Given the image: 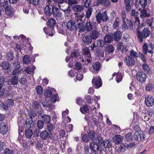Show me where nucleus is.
<instances>
[{"label":"nucleus","instance_id":"7c9ffc66","mask_svg":"<svg viewBox=\"0 0 154 154\" xmlns=\"http://www.w3.org/2000/svg\"><path fill=\"white\" fill-rule=\"evenodd\" d=\"M41 118L44 122L45 123H49L51 117L50 116L43 114V115H41Z\"/></svg>","mask_w":154,"mask_h":154},{"label":"nucleus","instance_id":"79ce46f5","mask_svg":"<svg viewBox=\"0 0 154 154\" xmlns=\"http://www.w3.org/2000/svg\"><path fill=\"white\" fill-rule=\"evenodd\" d=\"M113 39L112 35H106L104 38L105 42L106 43H111Z\"/></svg>","mask_w":154,"mask_h":154},{"label":"nucleus","instance_id":"cd10ccee","mask_svg":"<svg viewBox=\"0 0 154 154\" xmlns=\"http://www.w3.org/2000/svg\"><path fill=\"white\" fill-rule=\"evenodd\" d=\"M100 4L106 6H109L110 5V2L109 0H98L97 1V5Z\"/></svg>","mask_w":154,"mask_h":154},{"label":"nucleus","instance_id":"338daca9","mask_svg":"<svg viewBox=\"0 0 154 154\" xmlns=\"http://www.w3.org/2000/svg\"><path fill=\"white\" fill-rule=\"evenodd\" d=\"M152 45L151 44H149L148 45V48H147V52L151 54H152L153 52L152 51Z\"/></svg>","mask_w":154,"mask_h":154},{"label":"nucleus","instance_id":"f3484780","mask_svg":"<svg viewBox=\"0 0 154 154\" xmlns=\"http://www.w3.org/2000/svg\"><path fill=\"white\" fill-rule=\"evenodd\" d=\"M125 62L128 66L133 65L135 63L134 60L130 56H128L126 57Z\"/></svg>","mask_w":154,"mask_h":154},{"label":"nucleus","instance_id":"052dcab7","mask_svg":"<svg viewBox=\"0 0 154 154\" xmlns=\"http://www.w3.org/2000/svg\"><path fill=\"white\" fill-rule=\"evenodd\" d=\"M147 1L146 0H140L139 3L143 8L145 7L146 5Z\"/></svg>","mask_w":154,"mask_h":154},{"label":"nucleus","instance_id":"393cba45","mask_svg":"<svg viewBox=\"0 0 154 154\" xmlns=\"http://www.w3.org/2000/svg\"><path fill=\"white\" fill-rule=\"evenodd\" d=\"M122 33L119 31H117L112 35V36L114 40L118 41L122 37Z\"/></svg>","mask_w":154,"mask_h":154},{"label":"nucleus","instance_id":"f03ea898","mask_svg":"<svg viewBox=\"0 0 154 154\" xmlns=\"http://www.w3.org/2000/svg\"><path fill=\"white\" fill-rule=\"evenodd\" d=\"M137 34L138 35V38L139 41L141 42H142L143 41V39L146 38L149 35L150 31L149 28H145L141 32L137 31Z\"/></svg>","mask_w":154,"mask_h":154},{"label":"nucleus","instance_id":"412c9836","mask_svg":"<svg viewBox=\"0 0 154 154\" xmlns=\"http://www.w3.org/2000/svg\"><path fill=\"white\" fill-rule=\"evenodd\" d=\"M54 7L51 5H47L45 9V14L48 16H50L52 14L53 11Z\"/></svg>","mask_w":154,"mask_h":154},{"label":"nucleus","instance_id":"9d476101","mask_svg":"<svg viewBox=\"0 0 154 154\" xmlns=\"http://www.w3.org/2000/svg\"><path fill=\"white\" fill-rule=\"evenodd\" d=\"M145 101L146 104L148 107H151L154 104V98L150 96L145 97Z\"/></svg>","mask_w":154,"mask_h":154},{"label":"nucleus","instance_id":"4c0bfd02","mask_svg":"<svg viewBox=\"0 0 154 154\" xmlns=\"http://www.w3.org/2000/svg\"><path fill=\"white\" fill-rule=\"evenodd\" d=\"M1 66L3 69L8 70L9 68V63L6 61H4L1 64Z\"/></svg>","mask_w":154,"mask_h":154},{"label":"nucleus","instance_id":"9b49d317","mask_svg":"<svg viewBox=\"0 0 154 154\" xmlns=\"http://www.w3.org/2000/svg\"><path fill=\"white\" fill-rule=\"evenodd\" d=\"M112 140L115 144L118 145L122 142L123 137L120 135H115L113 136Z\"/></svg>","mask_w":154,"mask_h":154},{"label":"nucleus","instance_id":"1a4fd4ad","mask_svg":"<svg viewBox=\"0 0 154 154\" xmlns=\"http://www.w3.org/2000/svg\"><path fill=\"white\" fill-rule=\"evenodd\" d=\"M83 54L85 57L88 63L91 62L92 58L91 57L89 49L87 47H85L83 49Z\"/></svg>","mask_w":154,"mask_h":154},{"label":"nucleus","instance_id":"4d7b16f0","mask_svg":"<svg viewBox=\"0 0 154 154\" xmlns=\"http://www.w3.org/2000/svg\"><path fill=\"white\" fill-rule=\"evenodd\" d=\"M143 69L146 72H148L150 71L149 66L146 63H144L142 65Z\"/></svg>","mask_w":154,"mask_h":154},{"label":"nucleus","instance_id":"72a5a7b5","mask_svg":"<svg viewBox=\"0 0 154 154\" xmlns=\"http://www.w3.org/2000/svg\"><path fill=\"white\" fill-rule=\"evenodd\" d=\"M6 14L8 15H11L14 12V10L11 7V5H9L5 9Z\"/></svg>","mask_w":154,"mask_h":154},{"label":"nucleus","instance_id":"c9c22d12","mask_svg":"<svg viewBox=\"0 0 154 154\" xmlns=\"http://www.w3.org/2000/svg\"><path fill=\"white\" fill-rule=\"evenodd\" d=\"M80 111L82 114H85L89 112V109L87 105H85L83 106V107H80Z\"/></svg>","mask_w":154,"mask_h":154},{"label":"nucleus","instance_id":"f8f14e48","mask_svg":"<svg viewBox=\"0 0 154 154\" xmlns=\"http://www.w3.org/2000/svg\"><path fill=\"white\" fill-rule=\"evenodd\" d=\"M66 27L68 30L71 31H73L75 28V21L72 20H69L67 23Z\"/></svg>","mask_w":154,"mask_h":154},{"label":"nucleus","instance_id":"3c124183","mask_svg":"<svg viewBox=\"0 0 154 154\" xmlns=\"http://www.w3.org/2000/svg\"><path fill=\"white\" fill-rule=\"evenodd\" d=\"M8 105L6 103H1L0 104V108L2 110H7L8 109Z\"/></svg>","mask_w":154,"mask_h":154},{"label":"nucleus","instance_id":"ea45409f","mask_svg":"<svg viewBox=\"0 0 154 154\" xmlns=\"http://www.w3.org/2000/svg\"><path fill=\"white\" fill-rule=\"evenodd\" d=\"M131 0H124V3L126 6V10L127 12H129L131 9V6L130 5Z\"/></svg>","mask_w":154,"mask_h":154},{"label":"nucleus","instance_id":"0eeeda50","mask_svg":"<svg viewBox=\"0 0 154 154\" xmlns=\"http://www.w3.org/2000/svg\"><path fill=\"white\" fill-rule=\"evenodd\" d=\"M136 78L138 81L141 83H144L146 80V75L143 72H139L137 73Z\"/></svg>","mask_w":154,"mask_h":154},{"label":"nucleus","instance_id":"a18cd8bd","mask_svg":"<svg viewBox=\"0 0 154 154\" xmlns=\"http://www.w3.org/2000/svg\"><path fill=\"white\" fill-rule=\"evenodd\" d=\"M149 15L147 13V11L144 9L142 10L140 12V17L141 18H144Z\"/></svg>","mask_w":154,"mask_h":154},{"label":"nucleus","instance_id":"e433bc0d","mask_svg":"<svg viewBox=\"0 0 154 154\" xmlns=\"http://www.w3.org/2000/svg\"><path fill=\"white\" fill-rule=\"evenodd\" d=\"M92 11L93 8L91 7H90L88 8L86 12V17L88 19H89L91 16Z\"/></svg>","mask_w":154,"mask_h":154},{"label":"nucleus","instance_id":"de8ad7c7","mask_svg":"<svg viewBox=\"0 0 154 154\" xmlns=\"http://www.w3.org/2000/svg\"><path fill=\"white\" fill-rule=\"evenodd\" d=\"M38 128L39 129H42L44 127V122L41 120H38L36 123Z\"/></svg>","mask_w":154,"mask_h":154},{"label":"nucleus","instance_id":"69168bd1","mask_svg":"<svg viewBox=\"0 0 154 154\" xmlns=\"http://www.w3.org/2000/svg\"><path fill=\"white\" fill-rule=\"evenodd\" d=\"M120 22L119 19L118 18H116L114 24L113 25V27L114 28H116L119 25V23Z\"/></svg>","mask_w":154,"mask_h":154},{"label":"nucleus","instance_id":"2f4dec72","mask_svg":"<svg viewBox=\"0 0 154 154\" xmlns=\"http://www.w3.org/2000/svg\"><path fill=\"white\" fill-rule=\"evenodd\" d=\"M85 30L87 32H90L93 29V26L89 20L87 21L85 26Z\"/></svg>","mask_w":154,"mask_h":154},{"label":"nucleus","instance_id":"7ed1b4c3","mask_svg":"<svg viewBox=\"0 0 154 154\" xmlns=\"http://www.w3.org/2000/svg\"><path fill=\"white\" fill-rule=\"evenodd\" d=\"M96 18L97 23H100L102 21H106L107 20L108 17L106 11H104L102 13L98 12L96 15Z\"/></svg>","mask_w":154,"mask_h":154},{"label":"nucleus","instance_id":"c85d7f7f","mask_svg":"<svg viewBox=\"0 0 154 154\" xmlns=\"http://www.w3.org/2000/svg\"><path fill=\"white\" fill-rule=\"evenodd\" d=\"M35 68L34 66H27L25 69L24 71L27 74H32L33 73L34 71Z\"/></svg>","mask_w":154,"mask_h":154},{"label":"nucleus","instance_id":"4be33fe9","mask_svg":"<svg viewBox=\"0 0 154 154\" xmlns=\"http://www.w3.org/2000/svg\"><path fill=\"white\" fill-rule=\"evenodd\" d=\"M88 137L89 139L91 141H94L97 138L96 133L93 130L90 131L88 134Z\"/></svg>","mask_w":154,"mask_h":154},{"label":"nucleus","instance_id":"ddd939ff","mask_svg":"<svg viewBox=\"0 0 154 154\" xmlns=\"http://www.w3.org/2000/svg\"><path fill=\"white\" fill-rule=\"evenodd\" d=\"M85 28V25L82 23H79L75 25V29L76 31L79 32H82L84 31Z\"/></svg>","mask_w":154,"mask_h":154},{"label":"nucleus","instance_id":"e2e57ef3","mask_svg":"<svg viewBox=\"0 0 154 154\" xmlns=\"http://www.w3.org/2000/svg\"><path fill=\"white\" fill-rule=\"evenodd\" d=\"M36 89L38 94L39 95L42 94V88L40 86H37Z\"/></svg>","mask_w":154,"mask_h":154},{"label":"nucleus","instance_id":"58836bf2","mask_svg":"<svg viewBox=\"0 0 154 154\" xmlns=\"http://www.w3.org/2000/svg\"><path fill=\"white\" fill-rule=\"evenodd\" d=\"M18 81V78L17 76H14L12 77L11 80V84L14 85H16L17 84Z\"/></svg>","mask_w":154,"mask_h":154},{"label":"nucleus","instance_id":"37998d69","mask_svg":"<svg viewBox=\"0 0 154 154\" xmlns=\"http://www.w3.org/2000/svg\"><path fill=\"white\" fill-rule=\"evenodd\" d=\"M32 135V132L31 129H28L26 130L25 131V135L26 137L29 139L30 138Z\"/></svg>","mask_w":154,"mask_h":154},{"label":"nucleus","instance_id":"13d9d810","mask_svg":"<svg viewBox=\"0 0 154 154\" xmlns=\"http://www.w3.org/2000/svg\"><path fill=\"white\" fill-rule=\"evenodd\" d=\"M44 94L46 98H49L52 95V93L50 90H46L45 91Z\"/></svg>","mask_w":154,"mask_h":154},{"label":"nucleus","instance_id":"423d86ee","mask_svg":"<svg viewBox=\"0 0 154 154\" xmlns=\"http://www.w3.org/2000/svg\"><path fill=\"white\" fill-rule=\"evenodd\" d=\"M136 14L135 10L134 9L132 10L131 12V16L132 17H134V19L135 20L134 21V25L136 28L138 29L140 25V21L139 18L137 16V15H135Z\"/></svg>","mask_w":154,"mask_h":154},{"label":"nucleus","instance_id":"2eb2a0df","mask_svg":"<svg viewBox=\"0 0 154 154\" xmlns=\"http://www.w3.org/2000/svg\"><path fill=\"white\" fill-rule=\"evenodd\" d=\"M100 67V64L99 62H95L92 64V68L93 70L92 72L94 73L98 72Z\"/></svg>","mask_w":154,"mask_h":154},{"label":"nucleus","instance_id":"a878e982","mask_svg":"<svg viewBox=\"0 0 154 154\" xmlns=\"http://www.w3.org/2000/svg\"><path fill=\"white\" fill-rule=\"evenodd\" d=\"M90 149L94 152H97L99 149V146L95 142H93L90 143Z\"/></svg>","mask_w":154,"mask_h":154},{"label":"nucleus","instance_id":"774afa93","mask_svg":"<svg viewBox=\"0 0 154 154\" xmlns=\"http://www.w3.org/2000/svg\"><path fill=\"white\" fill-rule=\"evenodd\" d=\"M3 154H13V152L11 149H6L4 150Z\"/></svg>","mask_w":154,"mask_h":154},{"label":"nucleus","instance_id":"bb28decb","mask_svg":"<svg viewBox=\"0 0 154 154\" xmlns=\"http://www.w3.org/2000/svg\"><path fill=\"white\" fill-rule=\"evenodd\" d=\"M42 104L43 107H45L46 110L51 112L53 111L54 108V106L51 104H47L45 102H42Z\"/></svg>","mask_w":154,"mask_h":154},{"label":"nucleus","instance_id":"6e6552de","mask_svg":"<svg viewBox=\"0 0 154 154\" xmlns=\"http://www.w3.org/2000/svg\"><path fill=\"white\" fill-rule=\"evenodd\" d=\"M92 83L97 88L101 87L102 85L101 79L99 76L94 78L92 80Z\"/></svg>","mask_w":154,"mask_h":154},{"label":"nucleus","instance_id":"39448f33","mask_svg":"<svg viewBox=\"0 0 154 154\" xmlns=\"http://www.w3.org/2000/svg\"><path fill=\"white\" fill-rule=\"evenodd\" d=\"M144 132L140 130L136 131L134 135V139L138 141L143 140L144 138Z\"/></svg>","mask_w":154,"mask_h":154},{"label":"nucleus","instance_id":"bf43d9fd","mask_svg":"<svg viewBox=\"0 0 154 154\" xmlns=\"http://www.w3.org/2000/svg\"><path fill=\"white\" fill-rule=\"evenodd\" d=\"M7 58L10 61H11L13 60L14 57L13 55V54L11 52H8L7 54Z\"/></svg>","mask_w":154,"mask_h":154},{"label":"nucleus","instance_id":"a19ab883","mask_svg":"<svg viewBox=\"0 0 154 154\" xmlns=\"http://www.w3.org/2000/svg\"><path fill=\"white\" fill-rule=\"evenodd\" d=\"M23 63L25 64H28L31 62L30 57L28 55H26L23 58Z\"/></svg>","mask_w":154,"mask_h":154},{"label":"nucleus","instance_id":"a211bd4d","mask_svg":"<svg viewBox=\"0 0 154 154\" xmlns=\"http://www.w3.org/2000/svg\"><path fill=\"white\" fill-rule=\"evenodd\" d=\"M75 17V20L76 21L78 22L79 20L83 22L85 20V19H82L85 16V13L84 12L81 13V14H78V13H75L74 14Z\"/></svg>","mask_w":154,"mask_h":154},{"label":"nucleus","instance_id":"b1692460","mask_svg":"<svg viewBox=\"0 0 154 154\" xmlns=\"http://www.w3.org/2000/svg\"><path fill=\"white\" fill-rule=\"evenodd\" d=\"M117 47L118 50L121 51L123 53L127 51V47L124 45V43H119Z\"/></svg>","mask_w":154,"mask_h":154},{"label":"nucleus","instance_id":"8fccbe9b","mask_svg":"<svg viewBox=\"0 0 154 154\" xmlns=\"http://www.w3.org/2000/svg\"><path fill=\"white\" fill-rule=\"evenodd\" d=\"M106 50L107 52L109 53H112L114 50V48L112 45H109L106 47Z\"/></svg>","mask_w":154,"mask_h":154},{"label":"nucleus","instance_id":"603ef678","mask_svg":"<svg viewBox=\"0 0 154 154\" xmlns=\"http://www.w3.org/2000/svg\"><path fill=\"white\" fill-rule=\"evenodd\" d=\"M28 115L29 118H34L36 116V114L35 111L33 110L32 109H30L28 112Z\"/></svg>","mask_w":154,"mask_h":154},{"label":"nucleus","instance_id":"5701e85b","mask_svg":"<svg viewBox=\"0 0 154 154\" xmlns=\"http://www.w3.org/2000/svg\"><path fill=\"white\" fill-rule=\"evenodd\" d=\"M92 39L90 35H86L83 36L82 40L85 44L86 45H89L91 43Z\"/></svg>","mask_w":154,"mask_h":154},{"label":"nucleus","instance_id":"4468645a","mask_svg":"<svg viewBox=\"0 0 154 154\" xmlns=\"http://www.w3.org/2000/svg\"><path fill=\"white\" fill-rule=\"evenodd\" d=\"M84 9L83 5H81L76 4L73 5L72 7V9L75 12H81Z\"/></svg>","mask_w":154,"mask_h":154},{"label":"nucleus","instance_id":"6e6d98bb","mask_svg":"<svg viewBox=\"0 0 154 154\" xmlns=\"http://www.w3.org/2000/svg\"><path fill=\"white\" fill-rule=\"evenodd\" d=\"M54 94H53L51 97V101L53 102H55L56 101H58L59 100V99L58 98V97L57 94H56V93H55Z\"/></svg>","mask_w":154,"mask_h":154},{"label":"nucleus","instance_id":"dca6fc26","mask_svg":"<svg viewBox=\"0 0 154 154\" xmlns=\"http://www.w3.org/2000/svg\"><path fill=\"white\" fill-rule=\"evenodd\" d=\"M40 137L43 140H46L51 137L50 134L46 130H43L40 133Z\"/></svg>","mask_w":154,"mask_h":154},{"label":"nucleus","instance_id":"aec40b11","mask_svg":"<svg viewBox=\"0 0 154 154\" xmlns=\"http://www.w3.org/2000/svg\"><path fill=\"white\" fill-rule=\"evenodd\" d=\"M8 131L7 127L5 123L0 122V133L4 135Z\"/></svg>","mask_w":154,"mask_h":154},{"label":"nucleus","instance_id":"c03bdc74","mask_svg":"<svg viewBox=\"0 0 154 154\" xmlns=\"http://www.w3.org/2000/svg\"><path fill=\"white\" fill-rule=\"evenodd\" d=\"M101 147H104L105 148H109L110 146V143L108 140L103 141L101 144Z\"/></svg>","mask_w":154,"mask_h":154},{"label":"nucleus","instance_id":"473e14b6","mask_svg":"<svg viewBox=\"0 0 154 154\" xmlns=\"http://www.w3.org/2000/svg\"><path fill=\"white\" fill-rule=\"evenodd\" d=\"M8 2L7 0H0V7L2 9H5L8 6Z\"/></svg>","mask_w":154,"mask_h":154},{"label":"nucleus","instance_id":"6ab92c4d","mask_svg":"<svg viewBox=\"0 0 154 154\" xmlns=\"http://www.w3.org/2000/svg\"><path fill=\"white\" fill-rule=\"evenodd\" d=\"M100 34V32L97 30H93L91 31L90 35L92 38L94 40L96 39Z\"/></svg>","mask_w":154,"mask_h":154},{"label":"nucleus","instance_id":"680f3d73","mask_svg":"<svg viewBox=\"0 0 154 154\" xmlns=\"http://www.w3.org/2000/svg\"><path fill=\"white\" fill-rule=\"evenodd\" d=\"M122 74L120 73H119L117 74L116 79L117 82H121L122 80Z\"/></svg>","mask_w":154,"mask_h":154},{"label":"nucleus","instance_id":"f704fd0d","mask_svg":"<svg viewBox=\"0 0 154 154\" xmlns=\"http://www.w3.org/2000/svg\"><path fill=\"white\" fill-rule=\"evenodd\" d=\"M119 149L120 152H124L128 149L127 144L124 143L120 144L119 146Z\"/></svg>","mask_w":154,"mask_h":154},{"label":"nucleus","instance_id":"864d4df0","mask_svg":"<svg viewBox=\"0 0 154 154\" xmlns=\"http://www.w3.org/2000/svg\"><path fill=\"white\" fill-rule=\"evenodd\" d=\"M128 20L127 19L122 20V27L125 29H128V24H127Z\"/></svg>","mask_w":154,"mask_h":154},{"label":"nucleus","instance_id":"49530a36","mask_svg":"<svg viewBox=\"0 0 154 154\" xmlns=\"http://www.w3.org/2000/svg\"><path fill=\"white\" fill-rule=\"evenodd\" d=\"M55 127V125L51 123H48L47 125V130L50 132H51L53 130H54Z\"/></svg>","mask_w":154,"mask_h":154},{"label":"nucleus","instance_id":"09e8293b","mask_svg":"<svg viewBox=\"0 0 154 154\" xmlns=\"http://www.w3.org/2000/svg\"><path fill=\"white\" fill-rule=\"evenodd\" d=\"M125 138L127 141H131L133 138L132 134L130 132L127 133L125 135Z\"/></svg>","mask_w":154,"mask_h":154},{"label":"nucleus","instance_id":"0e129e2a","mask_svg":"<svg viewBox=\"0 0 154 154\" xmlns=\"http://www.w3.org/2000/svg\"><path fill=\"white\" fill-rule=\"evenodd\" d=\"M137 53L133 50H131L130 52V55L131 57H138Z\"/></svg>","mask_w":154,"mask_h":154},{"label":"nucleus","instance_id":"f257e3e1","mask_svg":"<svg viewBox=\"0 0 154 154\" xmlns=\"http://www.w3.org/2000/svg\"><path fill=\"white\" fill-rule=\"evenodd\" d=\"M55 24L56 21L54 19L51 18L48 20V25L50 27L48 29L46 27L43 28V30L46 35H48L51 36L53 35L54 31L53 27L55 26Z\"/></svg>","mask_w":154,"mask_h":154},{"label":"nucleus","instance_id":"c756f323","mask_svg":"<svg viewBox=\"0 0 154 154\" xmlns=\"http://www.w3.org/2000/svg\"><path fill=\"white\" fill-rule=\"evenodd\" d=\"M26 127L28 128H31L34 125V122L31 118H28L26 120Z\"/></svg>","mask_w":154,"mask_h":154},{"label":"nucleus","instance_id":"5fc2aeb1","mask_svg":"<svg viewBox=\"0 0 154 154\" xmlns=\"http://www.w3.org/2000/svg\"><path fill=\"white\" fill-rule=\"evenodd\" d=\"M96 54L97 56L100 57V59H102L104 56V52L103 51L99 50L96 52Z\"/></svg>","mask_w":154,"mask_h":154},{"label":"nucleus","instance_id":"20e7f679","mask_svg":"<svg viewBox=\"0 0 154 154\" xmlns=\"http://www.w3.org/2000/svg\"><path fill=\"white\" fill-rule=\"evenodd\" d=\"M52 14L58 22H60L63 19V16L59 11V9L55 6H54L53 8V11Z\"/></svg>","mask_w":154,"mask_h":154}]
</instances>
